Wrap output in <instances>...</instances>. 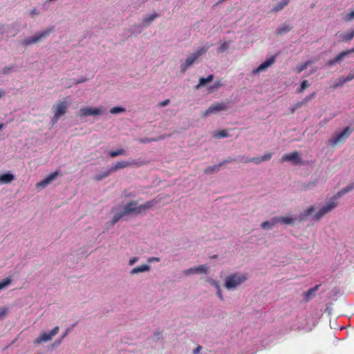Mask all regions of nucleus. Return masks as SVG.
Returning a JSON list of instances; mask_svg holds the SVG:
<instances>
[{
    "mask_svg": "<svg viewBox=\"0 0 354 354\" xmlns=\"http://www.w3.org/2000/svg\"><path fill=\"white\" fill-rule=\"evenodd\" d=\"M248 279L246 274L235 273L227 276L225 279V287L228 289H233L243 283Z\"/></svg>",
    "mask_w": 354,
    "mask_h": 354,
    "instance_id": "nucleus-1",
    "label": "nucleus"
},
{
    "mask_svg": "<svg viewBox=\"0 0 354 354\" xmlns=\"http://www.w3.org/2000/svg\"><path fill=\"white\" fill-rule=\"evenodd\" d=\"M51 31L52 29H48L41 32H38L35 35L23 40L21 44L24 46H28L31 44H35L40 41L42 38L47 37L50 35Z\"/></svg>",
    "mask_w": 354,
    "mask_h": 354,
    "instance_id": "nucleus-2",
    "label": "nucleus"
},
{
    "mask_svg": "<svg viewBox=\"0 0 354 354\" xmlns=\"http://www.w3.org/2000/svg\"><path fill=\"white\" fill-rule=\"evenodd\" d=\"M353 130L349 127H346L340 133L335 135L330 140V142L332 145H337L339 142H344L351 135Z\"/></svg>",
    "mask_w": 354,
    "mask_h": 354,
    "instance_id": "nucleus-3",
    "label": "nucleus"
},
{
    "mask_svg": "<svg viewBox=\"0 0 354 354\" xmlns=\"http://www.w3.org/2000/svg\"><path fill=\"white\" fill-rule=\"evenodd\" d=\"M59 330V326H55L54 328L50 331L48 333H41L39 336L36 338L34 341L35 344L39 345L43 342H46L50 341L53 337L56 335Z\"/></svg>",
    "mask_w": 354,
    "mask_h": 354,
    "instance_id": "nucleus-4",
    "label": "nucleus"
},
{
    "mask_svg": "<svg viewBox=\"0 0 354 354\" xmlns=\"http://www.w3.org/2000/svg\"><path fill=\"white\" fill-rule=\"evenodd\" d=\"M67 109L68 104L66 101L60 102L56 105L53 106V120H58L62 115L66 113Z\"/></svg>",
    "mask_w": 354,
    "mask_h": 354,
    "instance_id": "nucleus-5",
    "label": "nucleus"
},
{
    "mask_svg": "<svg viewBox=\"0 0 354 354\" xmlns=\"http://www.w3.org/2000/svg\"><path fill=\"white\" fill-rule=\"evenodd\" d=\"M228 106L225 102H216L211 105L205 112L204 115L207 116L221 111L227 110Z\"/></svg>",
    "mask_w": 354,
    "mask_h": 354,
    "instance_id": "nucleus-6",
    "label": "nucleus"
},
{
    "mask_svg": "<svg viewBox=\"0 0 354 354\" xmlns=\"http://www.w3.org/2000/svg\"><path fill=\"white\" fill-rule=\"evenodd\" d=\"M101 108L83 107L80 110V116L98 115L102 113Z\"/></svg>",
    "mask_w": 354,
    "mask_h": 354,
    "instance_id": "nucleus-7",
    "label": "nucleus"
},
{
    "mask_svg": "<svg viewBox=\"0 0 354 354\" xmlns=\"http://www.w3.org/2000/svg\"><path fill=\"white\" fill-rule=\"evenodd\" d=\"M273 156V153L271 152H268L265 153L263 156L260 157L250 158H246L245 160H243V163H249L253 162L256 165H259L262 162H266L270 160Z\"/></svg>",
    "mask_w": 354,
    "mask_h": 354,
    "instance_id": "nucleus-8",
    "label": "nucleus"
},
{
    "mask_svg": "<svg viewBox=\"0 0 354 354\" xmlns=\"http://www.w3.org/2000/svg\"><path fill=\"white\" fill-rule=\"evenodd\" d=\"M292 161L295 165L301 163V157L299 156L297 151H293L290 153L283 154L281 157V162Z\"/></svg>",
    "mask_w": 354,
    "mask_h": 354,
    "instance_id": "nucleus-9",
    "label": "nucleus"
},
{
    "mask_svg": "<svg viewBox=\"0 0 354 354\" xmlns=\"http://www.w3.org/2000/svg\"><path fill=\"white\" fill-rule=\"evenodd\" d=\"M208 268L205 265H201L198 267L190 268L189 269L185 270L183 271V274L186 276L192 274H206L207 272Z\"/></svg>",
    "mask_w": 354,
    "mask_h": 354,
    "instance_id": "nucleus-10",
    "label": "nucleus"
},
{
    "mask_svg": "<svg viewBox=\"0 0 354 354\" xmlns=\"http://www.w3.org/2000/svg\"><path fill=\"white\" fill-rule=\"evenodd\" d=\"M275 62V57L272 56L270 58L266 59L264 62L261 63L259 67L252 71L253 74L259 73L262 71H266L269 66L272 65Z\"/></svg>",
    "mask_w": 354,
    "mask_h": 354,
    "instance_id": "nucleus-11",
    "label": "nucleus"
},
{
    "mask_svg": "<svg viewBox=\"0 0 354 354\" xmlns=\"http://www.w3.org/2000/svg\"><path fill=\"white\" fill-rule=\"evenodd\" d=\"M57 174V171H55L48 175L46 178L37 183V187L40 189L44 188L56 178Z\"/></svg>",
    "mask_w": 354,
    "mask_h": 354,
    "instance_id": "nucleus-12",
    "label": "nucleus"
},
{
    "mask_svg": "<svg viewBox=\"0 0 354 354\" xmlns=\"http://www.w3.org/2000/svg\"><path fill=\"white\" fill-rule=\"evenodd\" d=\"M133 163H135V160H133L131 162H127V161H124V160L116 162L115 163H114L111 165V171L115 172L118 170L126 168V167L131 165Z\"/></svg>",
    "mask_w": 354,
    "mask_h": 354,
    "instance_id": "nucleus-13",
    "label": "nucleus"
},
{
    "mask_svg": "<svg viewBox=\"0 0 354 354\" xmlns=\"http://www.w3.org/2000/svg\"><path fill=\"white\" fill-rule=\"evenodd\" d=\"M136 205L137 202L135 201H131L129 202L124 207L123 212L124 214L126 215L131 212H135L136 214L138 215V207H136Z\"/></svg>",
    "mask_w": 354,
    "mask_h": 354,
    "instance_id": "nucleus-14",
    "label": "nucleus"
},
{
    "mask_svg": "<svg viewBox=\"0 0 354 354\" xmlns=\"http://www.w3.org/2000/svg\"><path fill=\"white\" fill-rule=\"evenodd\" d=\"M157 203L158 201L156 199H153L140 205L138 207V214H141L146 210L152 208Z\"/></svg>",
    "mask_w": 354,
    "mask_h": 354,
    "instance_id": "nucleus-15",
    "label": "nucleus"
},
{
    "mask_svg": "<svg viewBox=\"0 0 354 354\" xmlns=\"http://www.w3.org/2000/svg\"><path fill=\"white\" fill-rule=\"evenodd\" d=\"M319 287L320 285H316L315 287L310 288L304 293V300L306 302L310 301V299H311L315 296V292H317L319 290Z\"/></svg>",
    "mask_w": 354,
    "mask_h": 354,
    "instance_id": "nucleus-16",
    "label": "nucleus"
},
{
    "mask_svg": "<svg viewBox=\"0 0 354 354\" xmlns=\"http://www.w3.org/2000/svg\"><path fill=\"white\" fill-rule=\"evenodd\" d=\"M354 79V71H352L345 78H341L339 82L333 86V88L342 86L344 84Z\"/></svg>",
    "mask_w": 354,
    "mask_h": 354,
    "instance_id": "nucleus-17",
    "label": "nucleus"
},
{
    "mask_svg": "<svg viewBox=\"0 0 354 354\" xmlns=\"http://www.w3.org/2000/svg\"><path fill=\"white\" fill-rule=\"evenodd\" d=\"M278 223V220L275 217L272 218L270 221H264L261 223V227L264 230L272 229Z\"/></svg>",
    "mask_w": 354,
    "mask_h": 354,
    "instance_id": "nucleus-18",
    "label": "nucleus"
},
{
    "mask_svg": "<svg viewBox=\"0 0 354 354\" xmlns=\"http://www.w3.org/2000/svg\"><path fill=\"white\" fill-rule=\"evenodd\" d=\"M15 176L12 174L7 173L0 175V184H8L13 181Z\"/></svg>",
    "mask_w": 354,
    "mask_h": 354,
    "instance_id": "nucleus-19",
    "label": "nucleus"
},
{
    "mask_svg": "<svg viewBox=\"0 0 354 354\" xmlns=\"http://www.w3.org/2000/svg\"><path fill=\"white\" fill-rule=\"evenodd\" d=\"M353 189H354V183H351L348 185H347L346 187H344L343 189H342L340 191H339L336 195L334 196V199H337L338 198H340L342 197V196H344L345 194L352 191Z\"/></svg>",
    "mask_w": 354,
    "mask_h": 354,
    "instance_id": "nucleus-20",
    "label": "nucleus"
},
{
    "mask_svg": "<svg viewBox=\"0 0 354 354\" xmlns=\"http://www.w3.org/2000/svg\"><path fill=\"white\" fill-rule=\"evenodd\" d=\"M346 56V53H345V51H342L339 55H337L335 58L328 60L326 64L328 66H333L335 64L341 62L343 59V58Z\"/></svg>",
    "mask_w": 354,
    "mask_h": 354,
    "instance_id": "nucleus-21",
    "label": "nucleus"
},
{
    "mask_svg": "<svg viewBox=\"0 0 354 354\" xmlns=\"http://www.w3.org/2000/svg\"><path fill=\"white\" fill-rule=\"evenodd\" d=\"M342 41L348 42L352 40L354 37V28L349 30L346 33H343L339 35Z\"/></svg>",
    "mask_w": 354,
    "mask_h": 354,
    "instance_id": "nucleus-22",
    "label": "nucleus"
},
{
    "mask_svg": "<svg viewBox=\"0 0 354 354\" xmlns=\"http://www.w3.org/2000/svg\"><path fill=\"white\" fill-rule=\"evenodd\" d=\"M278 220V223H283L286 225H292L296 220L295 218L286 217V216H276Z\"/></svg>",
    "mask_w": 354,
    "mask_h": 354,
    "instance_id": "nucleus-23",
    "label": "nucleus"
},
{
    "mask_svg": "<svg viewBox=\"0 0 354 354\" xmlns=\"http://www.w3.org/2000/svg\"><path fill=\"white\" fill-rule=\"evenodd\" d=\"M150 270V266L148 265H141L133 268L131 271V274H136L139 272H143L146 271H149Z\"/></svg>",
    "mask_w": 354,
    "mask_h": 354,
    "instance_id": "nucleus-24",
    "label": "nucleus"
},
{
    "mask_svg": "<svg viewBox=\"0 0 354 354\" xmlns=\"http://www.w3.org/2000/svg\"><path fill=\"white\" fill-rule=\"evenodd\" d=\"M290 2V0H281L278 2V3L274 6L272 8V11L274 12H277L282 10L285 6H286Z\"/></svg>",
    "mask_w": 354,
    "mask_h": 354,
    "instance_id": "nucleus-25",
    "label": "nucleus"
},
{
    "mask_svg": "<svg viewBox=\"0 0 354 354\" xmlns=\"http://www.w3.org/2000/svg\"><path fill=\"white\" fill-rule=\"evenodd\" d=\"M292 28V26L291 25L284 24L277 29L276 32L277 35H282L288 32Z\"/></svg>",
    "mask_w": 354,
    "mask_h": 354,
    "instance_id": "nucleus-26",
    "label": "nucleus"
},
{
    "mask_svg": "<svg viewBox=\"0 0 354 354\" xmlns=\"http://www.w3.org/2000/svg\"><path fill=\"white\" fill-rule=\"evenodd\" d=\"M213 79H214V75L212 74L209 75L206 78H205V77L200 78L199 83H198V84H197L196 86V88L198 89L201 86L205 85L206 83L212 82L213 80Z\"/></svg>",
    "mask_w": 354,
    "mask_h": 354,
    "instance_id": "nucleus-27",
    "label": "nucleus"
},
{
    "mask_svg": "<svg viewBox=\"0 0 354 354\" xmlns=\"http://www.w3.org/2000/svg\"><path fill=\"white\" fill-rule=\"evenodd\" d=\"M210 46H207L206 47H199L193 54L192 55L197 59L200 56L204 55L207 51L208 48Z\"/></svg>",
    "mask_w": 354,
    "mask_h": 354,
    "instance_id": "nucleus-28",
    "label": "nucleus"
},
{
    "mask_svg": "<svg viewBox=\"0 0 354 354\" xmlns=\"http://www.w3.org/2000/svg\"><path fill=\"white\" fill-rule=\"evenodd\" d=\"M337 206V203L335 201H330L326 205L323 206L322 207V209L325 212V214H327L328 212H330L332 209H333Z\"/></svg>",
    "mask_w": 354,
    "mask_h": 354,
    "instance_id": "nucleus-29",
    "label": "nucleus"
},
{
    "mask_svg": "<svg viewBox=\"0 0 354 354\" xmlns=\"http://www.w3.org/2000/svg\"><path fill=\"white\" fill-rule=\"evenodd\" d=\"M219 170H220V165H218H218H214L206 167L204 170V172L206 174H211L214 172H217Z\"/></svg>",
    "mask_w": 354,
    "mask_h": 354,
    "instance_id": "nucleus-30",
    "label": "nucleus"
},
{
    "mask_svg": "<svg viewBox=\"0 0 354 354\" xmlns=\"http://www.w3.org/2000/svg\"><path fill=\"white\" fill-rule=\"evenodd\" d=\"M312 63H313L312 61H306L304 63L299 64L298 66H297V68H296L297 72L298 73H301L302 71L306 70L308 67V66H310Z\"/></svg>",
    "mask_w": 354,
    "mask_h": 354,
    "instance_id": "nucleus-31",
    "label": "nucleus"
},
{
    "mask_svg": "<svg viewBox=\"0 0 354 354\" xmlns=\"http://www.w3.org/2000/svg\"><path fill=\"white\" fill-rule=\"evenodd\" d=\"M111 173H113V172L111 171V168H110V169H107L106 171H103L102 173L95 176L94 179L97 181L101 180L103 178L108 177Z\"/></svg>",
    "mask_w": 354,
    "mask_h": 354,
    "instance_id": "nucleus-32",
    "label": "nucleus"
},
{
    "mask_svg": "<svg viewBox=\"0 0 354 354\" xmlns=\"http://www.w3.org/2000/svg\"><path fill=\"white\" fill-rule=\"evenodd\" d=\"M126 151L124 149H118L115 151H111L109 152V155L111 158H115L116 156H120V155H125Z\"/></svg>",
    "mask_w": 354,
    "mask_h": 354,
    "instance_id": "nucleus-33",
    "label": "nucleus"
},
{
    "mask_svg": "<svg viewBox=\"0 0 354 354\" xmlns=\"http://www.w3.org/2000/svg\"><path fill=\"white\" fill-rule=\"evenodd\" d=\"M157 17H158V14L156 12H153V14L145 17L143 19V23L145 25H149L151 22H152Z\"/></svg>",
    "mask_w": 354,
    "mask_h": 354,
    "instance_id": "nucleus-34",
    "label": "nucleus"
},
{
    "mask_svg": "<svg viewBox=\"0 0 354 354\" xmlns=\"http://www.w3.org/2000/svg\"><path fill=\"white\" fill-rule=\"evenodd\" d=\"M124 213L123 212H118L117 214H115L114 215V216L113 217L112 220H111V225H114L116 223H118L120 219H121L124 216Z\"/></svg>",
    "mask_w": 354,
    "mask_h": 354,
    "instance_id": "nucleus-35",
    "label": "nucleus"
},
{
    "mask_svg": "<svg viewBox=\"0 0 354 354\" xmlns=\"http://www.w3.org/2000/svg\"><path fill=\"white\" fill-rule=\"evenodd\" d=\"M12 280L10 277H8L2 280V281L0 282V291L5 288L6 286L10 284Z\"/></svg>",
    "mask_w": 354,
    "mask_h": 354,
    "instance_id": "nucleus-36",
    "label": "nucleus"
},
{
    "mask_svg": "<svg viewBox=\"0 0 354 354\" xmlns=\"http://www.w3.org/2000/svg\"><path fill=\"white\" fill-rule=\"evenodd\" d=\"M309 86H310V84H309L308 81V80H303L301 82L300 88H299L298 92L299 93H302V92H304V91L306 88H307Z\"/></svg>",
    "mask_w": 354,
    "mask_h": 354,
    "instance_id": "nucleus-37",
    "label": "nucleus"
},
{
    "mask_svg": "<svg viewBox=\"0 0 354 354\" xmlns=\"http://www.w3.org/2000/svg\"><path fill=\"white\" fill-rule=\"evenodd\" d=\"M125 111V109L120 106H115L111 109L110 113L111 114H118Z\"/></svg>",
    "mask_w": 354,
    "mask_h": 354,
    "instance_id": "nucleus-38",
    "label": "nucleus"
},
{
    "mask_svg": "<svg viewBox=\"0 0 354 354\" xmlns=\"http://www.w3.org/2000/svg\"><path fill=\"white\" fill-rule=\"evenodd\" d=\"M227 136H228L227 132L225 129L218 131L215 134V137H216L217 138H226Z\"/></svg>",
    "mask_w": 354,
    "mask_h": 354,
    "instance_id": "nucleus-39",
    "label": "nucleus"
},
{
    "mask_svg": "<svg viewBox=\"0 0 354 354\" xmlns=\"http://www.w3.org/2000/svg\"><path fill=\"white\" fill-rule=\"evenodd\" d=\"M229 48V45L227 42H223L220 45V46L218 48V53H224Z\"/></svg>",
    "mask_w": 354,
    "mask_h": 354,
    "instance_id": "nucleus-40",
    "label": "nucleus"
},
{
    "mask_svg": "<svg viewBox=\"0 0 354 354\" xmlns=\"http://www.w3.org/2000/svg\"><path fill=\"white\" fill-rule=\"evenodd\" d=\"M304 105H305L304 102H303V100L300 101V102H298L297 103H295L293 106L291 108V112L292 113H294L295 111V110L301 108V106H303Z\"/></svg>",
    "mask_w": 354,
    "mask_h": 354,
    "instance_id": "nucleus-41",
    "label": "nucleus"
},
{
    "mask_svg": "<svg viewBox=\"0 0 354 354\" xmlns=\"http://www.w3.org/2000/svg\"><path fill=\"white\" fill-rule=\"evenodd\" d=\"M196 60V59L192 55L185 59V62L187 64V65L190 66L195 62Z\"/></svg>",
    "mask_w": 354,
    "mask_h": 354,
    "instance_id": "nucleus-42",
    "label": "nucleus"
},
{
    "mask_svg": "<svg viewBox=\"0 0 354 354\" xmlns=\"http://www.w3.org/2000/svg\"><path fill=\"white\" fill-rule=\"evenodd\" d=\"M346 21H351L354 19V10L348 13L344 18Z\"/></svg>",
    "mask_w": 354,
    "mask_h": 354,
    "instance_id": "nucleus-43",
    "label": "nucleus"
},
{
    "mask_svg": "<svg viewBox=\"0 0 354 354\" xmlns=\"http://www.w3.org/2000/svg\"><path fill=\"white\" fill-rule=\"evenodd\" d=\"M316 93H312L308 96H306L305 98H304L302 100L304 102L305 105L311 100H313L315 97Z\"/></svg>",
    "mask_w": 354,
    "mask_h": 354,
    "instance_id": "nucleus-44",
    "label": "nucleus"
},
{
    "mask_svg": "<svg viewBox=\"0 0 354 354\" xmlns=\"http://www.w3.org/2000/svg\"><path fill=\"white\" fill-rule=\"evenodd\" d=\"M8 309L6 307H0V319H3L8 313Z\"/></svg>",
    "mask_w": 354,
    "mask_h": 354,
    "instance_id": "nucleus-45",
    "label": "nucleus"
},
{
    "mask_svg": "<svg viewBox=\"0 0 354 354\" xmlns=\"http://www.w3.org/2000/svg\"><path fill=\"white\" fill-rule=\"evenodd\" d=\"M325 212L322 209V208L315 214L314 216L316 220H319L325 215Z\"/></svg>",
    "mask_w": 354,
    "mask_h": 354,
    "instance_id": "nucleus-46",
    "label": "nucleus"
},
{
    "mask_svg": "<svg viewBox=\"0 0 354 354\" xmlns=\"http://www.w3.org/2000/svg\"><path fill=\"white\" fill-rule=\"evenodd\" d=\"M325 212L322 209V208L315 214L314 216L316 220H319L325 215Z\"/></svg>",
    "mask_w": 354,
    "mask_h": 354,
    "instance_id": "nucleus-47",
    "label": "nucleus"
},
{
    "mask_svg": "<svg viewBox=\"0 0 354 354\" xmlns=\"http://www.w3.org/2000/svg\"><path fill=\"white\" fill-rule=\"evenodd\" d=\"M211 283H212V284H214V285L216 286V288H217V289H218L217 295H218V297L221 300H223V297L222 293H221V290H220V288H219V286H218V284L215 281H214V280H211Z\"/></svg>",
    "mask_w": 354,
    "mask_h": 354,
    "instance_id": "nucleus-48",
    "label": "nucleus"
},
{
    "mask_svg": "<svg viewBox=\"0 0 354 354\" xmlns=\"http://www.w3.org/2000/svg\"><path fill=\"white\" fill-rule=\"evenodd\" d=\"M314 211H315L314 207L311 206V207H308L304 212L305 216H308L311 215L314 212Z\"/></svg>",
    "mask_w": 354,
    "mask_h": 354,
    "instance_id": "nucleus-49",
    "label": "nucleus"
},
{
    "mask_svg": "<svg viewBox=\"0 0 354 354\" xmlns=\"http://www.w3.org/2000/svg\"><path fill=\"white\" fill-rule=\"evenodd\" d=\"M236 160L235 159H232V158H228L227 160H224L221 162H220L218 163V165H220V167L225 164H227V163H230V162H234Z\"/></svg>",
    "mask_w": 354,
    "mask_h": 354,
    "instance_id": "nucleus-50",
    "label": "nucleus"
},
{
    "mask_svg": "<svg viewBox=\"0 0 354 354\" xmlns=\"http://www.w3.org/2000/svg\"><path fill=\"white\" fill-rule=\"evenodd\" d=\"M188 67H189V66L188 65H187V64L185 62L182 63L180 65L181 73H185Z\"/></svg>",
    "mask_w": 354,
    "mask_h": 354,
    "instance_id": "nucleus-51",
    "label": "nucleus"
},
{
    "mask_svg": "<svg viewBox=\"0 0 354 354\" xmlns=\"http://www.w3.org/2000/svg\"><path fill=\"white\" fill-rule=\"evenodd\" d=\"M188 67H189V66L188 65H187V64L185 62L182 63L180 65L181 73H185Z\"/></svg>",
    "mask_w": 354,
    "mask_h": 354,
    "instance_id": "nucleus-52",
    "label": "nucleus"
},
{
    "mask_svg": "<svg viewBox=\"0 0 354 354\" xmlns=\"http://www.w3.org/2000/svg\"><path fill=\"white\" fill-rule=\"evenodd\" d=\"M170 102V100L169 99H167L164 101H162L160 102L159 104H158V106H161V107H163V106H165L167 105H168Z\"/></svg>",
    "mask_w": 354,
    "mask_h": 354,
    "instance_id": "nucleus-53",
    "label": "nucleus"
},
{
    "mask_svg": "<svg viewBox=\"0 0 354 354\" xmlns=\"http://www.w3.org/2000/svg\"><path fill=\"white\" fill-rule=\"evenodd\" d=\"M223 84L221 82V81H216L214 82V85L212 86V89L213 88H217L218 87L222 86Z\"/></svg>",
    "mask_w": 354,
    "mask_h": 354,
    "instance_id": "nucleus-54",
    "label": "nucleus"
},
{
    "mask_svg": "<svg viewBox=\"0 0 354 354\" xmlns=\"http://www.w3.org/2000/svg\"><path fill=\"white\" fill-rule=\"evenodd\" d=\"M160 261V259L158 257H150L148 259L149 262H153V261L159 262Z\"/></svg>",
    "mask_w": 354,
    "mask_h": 354,
    "instance_id": "nucleus-55",
    "label": "nucleus"
},
{
    "mask_svg": "<svg viewBox=\"0 0 354 354\" xmlns=\"http://www.w3.org/2000/svg\"><path fill=\"white\" fill-rule=\"evenodd\" d=\"M202 349L201 346H198L194 350V354H198L200 351Z\"/></svg>",
    "mask_w": 354,
    "mask_h": 354,
    "instance_id": "nucleus-56",
    "label": "nucleus"
},
{
    "mask_svg": "<svg viewBox=\"0 0 354 354\" xmlns=\"http://www.w3.org/2000/svg\"><path fill=\"white\" fill-rule=\"evenodd\" d=\"M30 14L33 16V15H39V12H37V9L36 8H33L30 11Z\"/></svg>",
    "mask_w": 354,
    "mask_h": 354,
    "instance_id": "nucleus-57",
    "label": "nucleus"
},
{
    "mask_svg": "<svg viewBox=\"0 0 354 354\" xmlns=\"http://www.w3.org/2000/svg\"><path fill=\"white\" fill-rule=\"evenodd\" d=\"M138 261V259L136 257H133L130 259L129 260V264L131 266L133 265L136 261Z\"/></svg>",
    "mask_w": 354,
    "mask_h": 354,
    "instance_id": "nucleus-58",
    "label": "nucleus"
},
{
    "mask_svg": "<svg viewBox=\"0 0 354 354\" xmlns=\"http://www.w3.org/2000/svg\"><path fill=\"white\" fill-rule=\"evenodd\" d=\"M345 53H346V55L351 54V53H354V47L351 48V49H348L347 50H344Z\"/></svg>",
    "mask_w": 354,
    "mask_h": 354,
    "instance_id": "nucleus-59",
    "label": "nucleus"
},
{
    "mask_svg": "<svg viewBox=\"0 0 354 354\" xmlns=\"http://www.w3.org/2000/svg\"><path fill=\"white\" fill-rule=\"evenodd\" d=\"M68 329L66 330V331L64 333V335H62L61 339L59 341L58 344H61L62 339L67 335L68 333Z\"/></svg>",
    "mask_w": 354,
    "mask_h": 354,
    "instance_id": "nucleus-60",
    "label": "nucleus"
},
{
    "mask_svg": "<svg viewBox=\"0 0 354 354\" xmlns=\"http://www.w3.org/2000/svg\"><path fill=\"white\" fill-rule=\"evenodd\" d=\"M12 69V68L10 67H5L3 69V73L4 74L6 73H8L10 70Z\"/></svg>",
    "mask_w": 354,
    "mask_h": 354,
    "instance_id": "nucleus-61",
    "label": "nucleus"
},
{
    "mask_svg": "<svg viewBox=\"0 0 354 354\" xmlns=\"http://www.w3.org/2000/svg\"><path fill=\"white\" fill-rule=\"evenodd\" d=\"M157 139H151V140H149V139H145V140H142V142H151V141H156Z\"/></svg>",
    "mask_w": 354,
    "mask_h": 354,
    "instance_id": "nucleus-62",
    "label": "nucleus"
},
{
    "mask_svg": "<svg viewBox=\"0 0 354 354\" xmlns=\"http://www.w3.org/2000/svg\"><path fill=\"white\" fill-rule=\"evenodd\" d=\"M85 81H86V79H80V80H77V81L75 82V84H80V83L84 82H85Z\"/></svg>",
    "mask_w": 354,
    "mask_h": 354,
    "instance_id": "nucleus-63",
    "label": "nucleus"
},
{
    "mask_svg": "<svg viewBox=\"0 0 354 354\" xmlns=\"http://www.w3.org/2000/svg\"><path fill=\"white\" fill-rule=\"evenodd\" d=\"M239 161L243 162V160H245V159L247 158H245V156H239Z\"/></svg>",
    "mask_w": 354,
    "mask_h": 354,
    "instance_id": "nucleus-64",
    "label": "nucleus"
}]
</instances>
